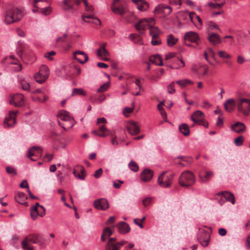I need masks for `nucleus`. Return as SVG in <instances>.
<instances>
[{
  "label": "nucleus",
  "instance_id": "obj_1",
  "mask_svg": "<svg viewBox=\"0 0 250 250\" xmlns=\"http://www.w3.org/2000/svg\"><path fill=\"white\" fill-rule=\"evenodd\" d=\"M25 14L23 8L16 7H11L4 13V22L6 24H12L20 21Z\"/></svg>",
  "mask_w": 250,
  "mask_h": 250
},
{
  "label": "nucleus",
  "instance_id": "obj_2",
  "mask_svg": "<svg viewBox=\"0 0 250 250\" xmlns=\"http://www.w3.org/2000/svg\"><path fill=\"white\" fill-rule=\"evenodd\" d=\"M94 10V8L91 4L85 6V13H83L82 16L83 21L84 22H92L96 25H100L101 23V21L95 17Z\"/></svg>",
  "mask_w": 250,
  "mask_h": 250
},
{
  "label": "nucleus",
  "instance_id": "obj_3",
  "mask_svg": "<svg viewBox=\"0 0 250 250\" xmlns=\"http://www.w3.org/2000/svg\"><path fill=\"white\" fill-rule=\"evenodd\" d=\"M195 182V176L193 172L187 170L181 174L179 179L180 185L184 187H188L193 185Z\"/></svg>",
  "mask_w": 250,
  "mask_h": 250
},
{
  "label": "nucleus",
  "instance_id": "obj_4",
  "mask_svg": "<svg viewBox=\"0 0 250 250\" xmlns=\"http://www.w3.org/2000/svg\"><path fill=\"white\" fill-rule=\"evenodd\" d=\"M236 106L239 113L248 116L250 113V99L242 97L237 98Z\"/></svg>",
  "mask_w": 250,
  "mask_h": 250
},
{
  "label": "nucleus",
  "instance_id": "obj_5",
  "mask_svg": "<svg viewBox=\"0 0 250 250\" xmlns=\"http://www.w3.org/2000/svg\"><path fill=\"white\" fill-rule=\"evenodd\" d=\"M50 74L48 67L45 64H42L40 68L39 71L35 74L34 79L35 81L39 83H43L48 78Z\"/></svg>",
  "mask_w": 250,
  "mask_h": 250
},
{
  "label": "nucleus",
  "instance_id": "obj_6",
  "mask_svg": "<svg viewBox=\"0 0 250 250\" xmlns=\"http://www.w3.org/2000/svg\"><path fill=\"white\" fill-rule=\"evenodd\" d=\"M173 174H165V172L162 173L158 178V184L162 188H168L170 186L173 178Z\"/></svg>",
  "mask_w": 250,
  "mask_h": 250
},
{
  "label": "nucleus",
  "instance_id": "obj_7",
  "mask_svg": "<svg viewBox=\"0 0 250 250\" xmlns=\"http://www.w3.org/2000/svg\"><path fill=\"white\" fill-rule=\"evenodd\" d=\"M17 110L10 111L7 116L5 117L3 122L4 126L5 127L13 126L16 123V116Z\"/></svg>",
  "mask_w": 250,
  "mask_h": 250
},
{
  "label": "nucleus",
  "instance_id": "obj_8",
  "mask_svg": "<svg viewBox=\"0 0 250 250\" xmlns=\"http://www.w3.org/2000/svg\"><path fill=\"white\" fill-rule=\"evenodd\" d=\"M197 238L199 242L203 247H207L208 245L210 234L207 231L199 229Z\"/></svg>",
  "mask_w": 250,
  "mask_h": 250
},
{
  "label": "nucleus",
  "instance_id": "obj_9",
  "mask_svg": "<svg viewBox=\"0 0 250 250\" xmlns=\"http://www.w3.org/2000/svg\"><path fill=\"white\" fill-rule=\"evenodd\" d=\"M24 96L21 94H16L12 96L9 100L10 104L14 105L15 107H18L24 104Z\"/></svg>",
  "mask_w": 250,
  "mask_h": 250
},
{
  "label": "nucleus",
  "instance_id": "obj_10",
  "mask_svg": "<svg viewBox=\"0 0 250 250\" xmlns=\"http://www.w3.org/2000/svg\"><path fill=\"white\" fill-rule=\"evenodd\" d=\"M94 206L97 209L105 210L109 208V205L105 199L101 198L94 201Z\"/></svg>",
  "mask_w": 250,
  "mask_h": 250
},
{
  "label": "nucleus",
  "instance_id": "obj_11",
  "mask_svg": "<svg viewBox=\"0 0 250 250\" xmlns=\"http://www.w3.org/2000/svg\"><path fill=\"white\" fill-rule=\"evenodd\" d=\"M191 70L198 75L203 76L207 71V66L204 63H194Z\"/></svg>",
  "mask_w": 250,
  "mask_h": 250
},
{
  "label": "nucleus",
  "instance_id": "obj_12",
  "mask_svg": "<svg viewBox=\"0 0 250 250\" xmlns=\"http://www.w3.org/2000/svg\"><path fill=\"white\" fill-rule=\"evenodd\" d=\"M205 115L203 112L200 110L195 111L191 115V119L195 124L198 125H203Z\"/></svg>",
  "mask_w": 250,
  "mask_h": 250
},
{
  "label": "nucleus",
  "instance_id": "obj_13",
  "mask_svg": "<svg viewBox=\"0 0 250 250\" xmlns=\"http://www.w3.org/2000/svg\"><path fill=\"white\" fill-rule=\"evenodd\" d=\"M73 58L78 62H86L88 61V55L83 51H76L73 52Z\"/></svg>",
  "mask_w": 250,
  "mask_h": 250
},
{
  "label": "nucleus",
  "instance_id": "obj_14",
  "mask_svg": "<svg viewBox=\"0 0 250 250\" xmlns=\"http://www.w3.org/2000/svg\"><path fill=\"white\" fill-rule=\"evenodd\" d=\"M39 236V234H33L26 236L21 244L22 249H24L26 246L29 245L30 242L36 244L37 242H35L37 241Z\"/></svg>",
  "mask_w": 250,
  "mask_h": 250
},
{
  "label": "nucleus",
  "instance_id": "obj_15",
  "mask_svg": "<svg viewBox=\"0 0 250 250\" xmlns=\"http://www.w3.org/2000/svg\"><path fill=\"white\" fill-rule=\"evenodd\" d=\"M171 7L165 4H160L156 7L155 12L157 14L162 13L166 16L169 15L172 12Z\"/></svg>",
  "mask_w": 250,
  "mask_h": 250
},
{
  "label": "nucleus",
  "instance_id": "obj_16",
  "mask_svg": "<svg viewBox=\"0 0 250 250\" xmlns=\"http://www.w3.org/2000/svg\"><path fill=\"white\" fill-rule=\"evenodd\" d=\"M149 21L146 19L141 20L135 25V27L137 31L140 34H143L145 30L149 27Z\"/></svg>",
  "mask_w": 250,
  "mask_h": 250
},
{
  "label": "nucleus",
  "instance_id": "obj_17",
  "mask_svg": "<svg viewBox=\"0 0 250 250\" xmlns=\"http://www.w3.org/2000/svg\"><path fill=\"white\" fill-rule=\"evenodd\" d=\"M119 2L120 0H114L112 4L111 9L114 13L123 15L125 13V10L122 5H117Z\"/></svg>",
  "mask_w": 250,
  "mask_h": 250
},
{
  "label": "nucleus",
  "instance_id": "obj_18",
  "mask_svg": "<svg viewBox=\"0 0 250 250\" xmlns=\"http://www.w3.org/2000/svg\"><path fill=\"white\" fill-rule=\"evenodd\" d=\"M231 129L235 132L241 134L246 131V127L243 123L237 122L234 124L231 125Z\"/></svg>",
  "mask_w": 250,
  "mask_h": 250
},
{
  "label": "nucleus",
  "instance_id": "obj_19",
  "mask_svg": "<svg viewBox=\"0 0 250 250\" xmlns=\"http://www.w3.org/2000/svg\"><path fill=\"white\" fill-rule=\"evenodd\" d=\"M153 175V171L149 169H145L141 174V179L145 182L149 181Z\"/></svg>",
  "mask_w": 250,
  "mask_h": 250
},
{
  "label": "nucleus",
  "instance_id": "obj_20",
  "mask_svg": "<svg viewBox=\"0 0 250 250\" xmlns=\"http://www.w3.org/2000/svg\"><path fill=\"white\" fill-rule=\"evenodd\" d=\"M224 105L226 111L231 112L236 105V101L234 99H229L225 102Z\"/></svg>",
  "mask_w": 250,
  "mask_h": 250
},
{
  "label": "nucleus",
  "instance_id": "obj_21",
  "mask_svg": "<svg viewBox=\"0 0 250 250\" xmlns=\"http://www.w3.org/2000/svg\"><path fill=\"white\" fill-rule=\"evenodd\" d=\"M184 38L186 40L196 43L199 40V37L197 33L192 31L187 32L185 35Z\"/></svg>",
  "mask_w": 250,
  "mask_h": 250
},
{
  "label": "nucleus",
  "instance_id": "obj_22",
  "mask_svg": "<svg viewBox=\"0 0 250 250\" xmlns=\"http://www.w3.org/2000/svg\"><path fill=\"white\" fill-rule=\"evenodd\" d=\"M99 131L101 133L97 130H93L92 133L101 137H105L110 134L109 130L106 128L104 125H103L99 127Z\"/></svg>",
  "mask_w": 250,
  "mask_h": 250
},
{
  "label": "nucleus",
  "instance_id": "obj_23",
  "mask_svg": "<svg viewBox=\"0 0 250 250\" xmlns=\"http://www.w3.org/2000/svg\"><path fill=\"white\" fill-rule=\"evenodd\" d=\"M97 56L102 61H108L109 60L108 52L104 47H101L97 51Z\"/></svg>",
  "mask_w": 250,
  "mask_h": 250
},
{
  "label": "nucleus",
  "instance_id": "obj_24",
  "mask_svg": "<svg viewBox=\"0 0 250 250\" xmlns=\"http://www.w3.org/2000/svg\"><path fill=\"white\" fill-rule=\"evenodd\" d=\"M36 151H38L39 154L42 155V149L40 146H34L28 150L27 157L32 161H35L31 157L36 155Z\"/></svg>",
  "mask_w": 250,
  "mask_h": 250
},
{
  "label": "nucleus",
  "instance_id": "obj_25",
  "mask_svg": "<svg viewBox=\"0 0 250 250\" xmlns=\"http://www.w3.org/2000/svg\"><path fill=\"white\" fill-rule=\"evenodd\" d=\"M127 130L132 135H137L140 132V128L137 123L135 122H132L129 126L127 127Z\"/></svg>",
  "mask_w": 250,
  "mask_h": 250
},
{
  "label": "nucleus",
  "instance_id": "obj_26",
  "mask_svg": "<svg viewBox=\"0 0 250 250\" xmlns=\"http://www.w3.org/2000/svg\"><path fill=\"white\" fill-rule=\"evenodd\" d=\"M117 227L118 228L119 232L122 234L126 233L130 230L128 224L125 222H120L117 225Z\"/></svg>",
  "mask_w": 250,
  "mask_h": 250
},
{
  "label": "nucleus",
  "instance_id": "obj_27",
  "mask_svg": "<svg viewBox=\"0 0 250 250\" xmlns=\"http://www.w3.org/2000/svg\"><path fill=\"white\" fill-rule=\"evenodd\" d=\"M208 40L213 45H216L221 42L219 36L215 33H208Z\"/></svg>",
  "mask_w": 250,
  "mask_h": 250
},
{
  "label": "nucleus",
  "instance_id": "obj_28",
  "mask_svg": "<svg viewBox=\"0 0 250 250\" xmlns=\"http://www.w3.org/2000/svg\"><path fill=\"white\" fill-rule=\"evenodd\" d=\"M57 116L58 118V121H62L64 122L70 120V119L73 118L72 117L69 115L68 112H66L65 111H60L58 113Z\"/></svg>",
  "mask_w": 250,
  "mask_h": 250
},
{
  "label": "nucleus",
  "instance_id": "obj_29",
  "mask_svg": "<svg viewBox=\"0 0 250 250\" xmlns=\"http://www.w3.org/2000/svg\"><path fill=\"white\" fill-rule=\"evenodd\" d=\"M39 203H36L35 206H33L31 208L30 215L33 220H35L37 217L39 216Z\"/></svg>",
  "mask_w": 250,
  "mask_h": 250
},
{
  "label": "nucleus",
  "instance_id": "obj_30",
  "mask_svg": "<svg viewBox=\"0 0 250 250\" xmlns=\"http://www.w3.org/2000/svg\"><path fill=\"white\" fill-rule=\"evenodd\" d=\"M173 58V61L184 62L183 58L180 55L176 56L174 53H169L166 55V61H168L170 59Z\"/></svg>",
  "mask_w": 250,
  "mask_h": 250
},
{
  "label": "nucleus",
  "instance_id": "obj_31",
  "mask_svg": "<svg viewBox=\"0 0 250 250\" xmlns=\"http://www.w3.org/2000/svg\"><path fill=\"white\" fill-rule=\"evenodd\" d=\"M137 5L138 10L141 11H145L149 8V4L145 0H141L137 2H134Z\"/></svg>",
  "mask_w": 250,
  "mask_h": 250
},
{
  "label": "nucleus",
  "instance_id": "obj_32",
  "mask_svg": "<svg viewBox=\"0 0 250 250\" xmlns=\"http://www.w3.org/2000/svg\"><path fill=\"white\" fill-rule=\"evenodd\" d=\"M73 1L74 0H63L62 8L65 11L74 9Z\"/></svg>",
  "mask_w": 250,
  "mask_h": 250
},
{
  "label": "nucleus",
  "instance_id": "obj_33",
  "mask_svg": "<svg viewBox=\"0 0 250 250\" xmlns=\"http://www.w3.org/2000/svg\"><path fill=\"white\" fill-rule=\"evenodd\" d=\"M218 194H222L226 200L230 202L232 204H234L235 198L233 194L231 192L229 191H224L219 193Z\"/></svg>",
  "mask_w": 250,
  "mask_h": 250
},
{
  "label": "nucleus",
  "instance_id": "obj_34",
  "mask_svg": "<svg viewBox=\"0 0 250 250\" xmlns=\"http://www.w3.org/2000/svg\"><path fill=\"white\" fill-rule=\"evenodd\" d=\"M207 30L208 33H210V31L214 29L220 30L218 25L212 21H208L206 22Z\"/></svg>",
  "mask_w": 250,
  "mask_h": 250
},
{
  "label": "nucleus",
  "instance_id": "obj_35",
  "mask_svg": "<svg viewBox=\"0 0 250 250\" xmlns=\"http://www.w3.org/2000/svg\"><path fill=\"white\" fill-rule=\"evenodd\" d=\"M59 124L64 129L66 130L69 128H71L75 124L74 119H70L68 121L64 122L63 123H61V121H58Z\"/></svg>",
  "mask_w": 250,
  "mask_h": 250
},
{
  "label": "nucleus",
  "instance_id": "obj_36",
  "mask_svg": "<svg viewBox=\"0 0 250 250\" xmlns=\"http://www.w3.org/2000/svg\"><path fill=\"white\" fill-rule=\"evenodd\" d=\"M27 196L23 192H19L18 195L15 196L16 201L21 204H26V200L27 199Z\"/></svg>",
  "mask_w": 250,
  "mask_h": 250
},
{
  "label": "nucleus",
  "instance_id": "obj_37",
  "mask_svg": "<svg viewBox=\"0 0 250 250\" xmlns=\"http://www.w3.org/2000/svg\"><path fill=\"white\" fill-rule=\"evenodd\" d=\"M113 233L112 229L109 227L105 228L102 234L101 239L102 241H104L106 238L110 237Z\"/></svg>",
  "mask_w": 250,
  "mask_h": 250
},
{
  "label": "nucleus",
  "instance_id": "obj_38",
  "mask_svg": "<svg viewBox=\"0 0 250 250\" xmlns=\"http://www.w3.org/2000/svg\"><path fill=\"white\" fill-rule=\"evenodd\" d=\"M78 170H80V173H77V170L76 169H74L73 171V174L76 177L81 180H83L85 176V169L84 167H81L80 169H78Z\"/></svg>",
  "mask_w": 250,
  "mask_h": 250
},
{
  "label": "nucleus",
  "instance_id": "obj_39",
  "mask_svg": "<svg viewBox=\"0 0 250 250\" xmlns=\"http://www.w3.org/2000/svg\"><path fill=\"white\" fill-rule=\"evenodd\" d=\"M176 83L181 87V88H185L187 85H191L193 84V82L192 81L187 79L178 80Z\"/></svg>",
  "mask_w": 250,
  "mask_h": 250
},
{
  "label": "nucleus",
  "instance_id": "obj_40",
  "mask_svg": "<svg viewBox=\"0 0 250 250\" xmlns=\"http://www.w3.org/2000/svg\"><path fill=\"white\" fill-rule=\"evenodd\" d=\"M180 131L185 136H187L189 134V129L187 124H182L179 126Z\"/></svg>",
  "mask_w": 250,
  "mask_h": 250
},
{
  "label": "nucleus",
  "instance_id": "obj_41",
  "mask_svg": "<svg viewBox=\"0 0 250 250\" xmlns=\"http://www.w3.org/2000/svg\"><path fill=\"white\" fill-rule=\"evenodd\" d=\"M178 39L174 38L172 34L169 35L167 37V44L169 46H173L178 42Z\"/></svg>",
  "mask_w": 250,
  "mask_h": 250
},
{
  "label": "nucleus",
  "instance_id": "obj_42",
  "mask_svg": "<svg viewBox=\"0 0 250 250\" xmlns=\"http://www.w3.org/2000/svg\"><path fill=\"white\" fill-rule=\"evenodd\" d=\"M150 62H163L161 56L159 54H155L149 57Z\"/></svg>",
  "mask_w": 250,
  "mask_h": 250
},
{
  "label": "nucleus",
  "instance_id": "obj_43",
  "mask_svg": "<svg viewBox=\"0 0 250 250\" xmlns=\"http://www.w3.org/2000/svg\"><path fill=\"white\" fill-rule=\"evenodd\" d=\"M70 70L68 72V74L70 75H79L81 72V69L76 65H72L70 66Z\"/></svg>",
  "mask_w": 250,
  "mask_h": 250
},
{
  "label": "nucleus",
  "instance_id": "obj_44",
  "mask_svg": "<svg viewBox=\"0 0 250 250\" xmlns=\"http://www.w3.org/2000/svg\"><path fill=\"white\" fill-rule=\"evenodd\" d=\"M86 95V92L82 88H74L72 92V96Z\"/></svg>",
  "mask_w": 250,
  "mask_h": 250
},
{
  "label": "nucleus",
  "instance_id": "obj_45",
  "mask_svg": "<svg viewBox=\"0 0 250 250\" xmlns=\"http://www.w3.org/2000/svg\"><path fill=\"white\" fill-rule=\"evenodd\" d=\"M213 172L211 171H207L205 175L203 176L200 175V178L203 182H205L210 179L211 177L213 176Z\"/></svg>",
  "mask_w": 250,
  "mask_h": 250
},
{
  "label": "nucleus",
  "instance_id": "obj_46",
  "mask_svg": "<svg viewBox=\"0 0 250 250\" xmlns=\"http://www.w3.org/2000/svg\"><path fill=\"white\" fill-rule=\"evenodd\" d=\"M37 244L41 248H43L46 246V240L42 236H39L37 241L36 242Z\"/></svg>",
  "mask_w": 250,
  "mask_h": 250
},
{
  "label": "nucleus",
  "instance_id": "obj_47",
  "mask_svg": "<svg viewBox=\"0 0 250 250\" xmlns=\"http://www.w3.org/2000/svg\"><path fill=\"white\" fill-rule=\"evenodd\" d=\"M119 248L117 243H107L105 246V250H119Z\"/></svg>",
  "mask_w": 250,
  "mask_h": 250
},
{
  "label": "nucleus",
  "instance_id": "obj_48",
  "mask_svg": "<svg viewBox=\"0 0 250 250\" xmlns=\"http://www.w3.org/2000/svg\"><path fill=\"white\" fill-rule=\"evenodd\" d=\"M150 28V35L152 37H158L160 31L157 27H151Z\"/></svg>",
  "mask_w": 250,
  "mask_h": 250
},
{
  "label": "nucleus",
  "instance_id": "obj_49",
  "mask_svg": "<svg viewBox=\"0 0 250 250\" xmlns=\"http://www.w3.org/2000/svg\"><path fill=\"white\" fill-rule=\"evenodd\" d=\"M128 167L131 170L137 172L139 169L138 164L134 161H131L128 164Z\"/></svg>",
  "mask_w": 250,
  "mask_h": 250
},
{
  "label": "nucleus",
  "instance_id": "obj_50",
  "mask_svg": "<svg viewBox=\"0 0 250 250\" xmlns=\"http://www.w3.org/2000/svg\"><path fill=\"white\" fill-rule=\"evenodd\" d=\"M175 82H172L167 87L168 93L172 94L175 92L174 87Z\"/></svg>",
  "mask_w": 250,
  "mask_h": 250
},
{
  "label": "nucleus",
  "instance_id": "obj_51",
  "mask_svg": "<svg viewBox=\"0 0 250 250\" xmlns=\"http://www.w3.org/2000/svg\"><path fill=\"white\" fill-rule=\"evenodd\" d=\"M109 87V83H106L102 85L98 89L97 91L99 92H102L105 91Z\"/></svg>",
  "mask_w": 250,
  "mask_h": 250
},
{
  "label": "nucleus",
  "instance_id": "obj_52",
  "mask_svg": "<svg viewBox=\"0 0 250 250\" xmlns=\"http://www.w3.org/2000/svg\"><path fill=\"white\" fill-rule=\"evenodd\" d=\"M208 5L212 8H217V9H220L224 4L223 3H212V2H208Z\"/></svg>",
  "mask_w": 250,
  "mask_h": 250
},
{
  "label": "nucleus",
  "instance_id": "obj_53",
  "mask_svg": "<svg viewBox=\"0 0 250 250\" xmlns=\"http://www.w3.org/2000/svg\"><path fill=\"white\" fill-rule=\"evenodd\" d=\"M244 142V137L240 136L234 140V143L237 146H241L243 145Z\"/></svg>",
  "mask_w": 250,
  "mask_h": 250
},
{
  "label": "nucleus",
  "instance_id": "obj_54",
  "mask_svg": "<svg viewBox=\"0 0 250 250\" xmlns=\"http://www.w3.org/2000/svg\"><path fill=\"white\" fill-rule=\"evenodd\" d=\"M167 66L171 69H178L185 66V63H170Z\"/></svg>",
  "mask_w": 250,
  "mask_h": 250
},
{
  "label": "nucleus",
  "instance_id": "obj_55",
  "mask_svg": "<svg viewBox=\"0 0 250 250\" xmlns=\"http://www.w3.org/2000/svg\"><path fill=\"white\" fill-rule=\"evenodd\" d=\"M6 172L9 174L11 175L12 176H15L17 175V172L16 169L11 167H7L6 168Z\"/></svg>",
  "mask_w": 250,
  "mask_h": 250
},
{
  "label": "nucleus",
  "instance_id": "obj_56",
  "mask_svg": "<svg viewBox=\"0 0 250 250\" xmlns=\"http://www.w3.org/2000/svg\"><path fill=\"white\" fill-rule=\"evenodd\" d=\"M134 103H132V105H133L132 107H125L124 109L123 112H124L125 116H128V114L131 113V112H133V109H134Z\"/></svg>",
  "mask_w": 250,
  "mask_h": 250
},
{
  "label": "nucleus",
  "instance_id": "obj_57",
  "mask_svg": "<svg viewBox=\"0 0 250 250\" xmlns=\"http://www.w3.org/2000/svg\"><path fill=\"white\" fill-rule=\"evenodd\" d=\"M151 42L153 45H158L161 44V41L158 37H152Z\"/></svg>",
  "mask_w": 250,
  "mask_h": 250
},
{
  "label": "nucleus",
  "instance_id": "obj_58",
  "mask_svg": "<svg viewBox=\"0 0 250 250\" xmlns=\"http://www.w3.org/2000/svg\"><path fill=\"white\" fill-rule=\"evenodd\" d=\"M52 11L51 8L50 7H46L41 9V12L44 15H47L51 13Z\"/></svg>",
  "mask_w": 250,
  "mask_h": 250
},
{
  "label": "nucleus",
  "instance_id": "obj_59",
  "mask_svg": "<svg viewBox=\"0 0 250 250\" xmlns=\"http://www.w3.org/2000/svg\"><path fill=\"white\" fill-rule=\"evenodd\" d=\"M56 54V52L54 51H51L49 52L46 53L44 54V57L48 59V61H53V58L51 57L53 55H54Z\"/></svg>",
  "mask_w": 250,
  "mask_h": 250
},
{
  "label": "nucleus",
  "instance_id": "obj_60",
  "mask_svg": "<svg viewBox=\"0 0 250 250\" xmlns=\"http://www.w3.org/2000/svg\"><path fill=\"white\" fill-rule=\"evenodd\" d=\"M219 56L222 58H230V56L224 51H220L218 53Z\"/></svg>",
  "mask_w": 250,
  "mask_h": 250
},
{
  "label": "nucleus",
  "instance_id": "obj_61",
  "mask_svg": "<svg viewBox=\"0 0 250 250\" xmlns=\"http://www.w3.org/2000/svg\"><path fill=\"white\" fill-rule=\"evenodd\" d=\"M152 201V198L146 197L143 200V204L145 207H146L151 203Z\"/></svg>",
  "mask_w": 250,
  "mask_h": 250
},
{
  "label": "nucleus",
  "instance_id": "obj_62",
  "mask_svg": "<svg viewBox=\"0 0 250 250\" xmlns=\"http://www.w3.org/2000/svg\"><path fill=\"white\" fill-rule=\"evenodd\" d=\"M39 216L43 217L45 215V209L43 206L40 205L39 206Z\"/></svg>",
  "mask_w": 250,
  "mask_h": 250
},
{
  "label": "nucleus",
  "instance_id": "obj_63",
  "mask_svg": "<svg viewBox=\"0 0 250 250\" xmlns=\"http://www.w3.org/2000/svg\"><path fill=\"white\" fill-rule=\"evenodd\" d=\"M103 172V171L102 168H100L95 172V173L94 174L93 176L96 178H99L101 176Z\"/></svg>",
  "mask_w": 250,
  "mask_h": 250
},
{
  "label": "nucleus",
  "instance_id": "obj_64",
  "mask_svg": "<svg viewBox=\"0 0 250 250\" xmlns=\"http://www.w3.org/2000/svg\"><path fill=\"white\" fill-rule=\"evenodd\" d=\"M53 158L52 154H46L43 158V160L45 162H49L51 161Z\"/></svg>",
  "mask_w": 250,
  "mask_h": 250
}]
</instances>
